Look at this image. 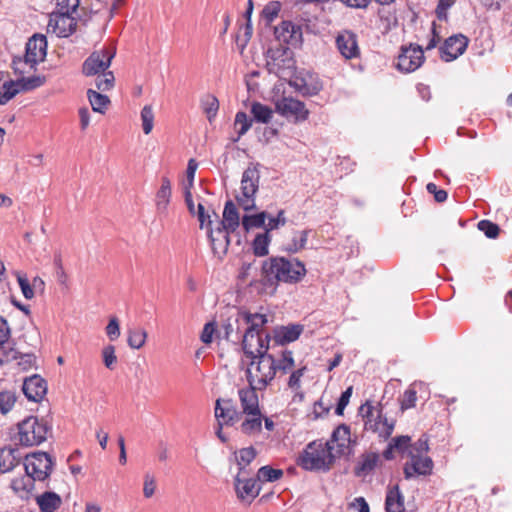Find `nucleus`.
<instances>
[{"label":"nucleus","mask_w":512,"mask_h":512,"mask_svg":"<svg viewBox=\"0 0 512 512\" xmlns=\"http://www.w3.org/2000/svg\"><path fill=\"white\" fill-rule=\"evenodd\" d=\"M359 414L364 421V428L378 435V437L388 439L395 427V420L388 419L382 411V404L373 405L371 401H366L359 408Z\"/></svg>","instance_id":"obj_5"},{"label":"nucleus","mask_w":512,"mask_h":512,"mask_svg":"<svg viewBox=\"0 0 512 512\" xmlns=\"http://www.w3.org/2000/svg\"><path fill=\"white\" fill-rule=\"evenodd\" d=\"M310 231L309 229L295 231L291 241L287 243L285 250L289 253H297L303 250L307 244Z\"/></svg>","instance_id":"obj_37"},{"label":"nucleus","mask_w":512,"mask_h":512,"mask_svg":"<svg viewBox=\"0 0 512 512\" xmlns=\"http://www.w3.org/2000/svg\"><path fill=\"white\" fill-rule=\"evenodd\" d=\"M105 332L107 337L111 341H115L120 336V325L117 317H111L109 320V323L107 324L105 328Z\"/></svg>","instance_id":"obj_56"},{"label":"nucleus","mask_w":512,"mask_h":512,"mask_svg":"<svg viewBox=\"0 0 512 512\" xmlns=\"http://www.w3.org/2000/svg\"><path fill=\"white\" fill-rule=\"evenodd\" d=\"M36 480L33 479L29 474H25L21 477L15 478L11 482V488L22 499L28 498L29 494L34 488V482Z\"/></svg>","instance_id":"obj_35"},{"label":"nucleus","mask_w":512,"mask_h":512,"mask_svg":"<svg viewBox=\"0 0 512 512\" xmlns=\"http://www.w3.org/2000/svg\"><path fill=\"white\" fill-rule=\"evenodd\" d=\"M15 441L21 446L32 447L43 443L47 439L49 427L43 420L29 416L17 425Z\"/></svg>","instance_id":"obj_7"},{"label":"nucleus","mask_w":512,"mask_h":512,"mask_svg":"<svg viewBox=\"0 0 512 512\" xmlns=\"http://www.w3.org/2000/svg\"><path fill=\"white\" fill-rule=\"evenodd\" d=\"M142 130L144 134L151 133L154 126V112L151 105H145L141 110Z\"/></svg>","instance_id":"obj_46"},{"label":"nucleus","mask_w":512,"mask_h":512,"mask_svg":"<svg viewBox=\"0 0 512 512\" xmlns=\"http://www.w3.org/2000/svg\"><path fill=\"white\" fill-rule=\"evenodd\" d=\"M22 454L17 447L6 446L0 448V472L7 473L19 465Z\"/></svg>","instance_id":"obj_26"},{"label":"nucleus","mask_w":512,"mask_h":512,"mask_svg":"<svg viewBox=\"0 0 512 512\" xmlns=\"http://www.w3.org/2000/svg\"><path fill=\"white\" fill-rule=\"evenodd\" d=\"M348 509L354 512H369V505L363 497H357L348 504Z\"/></svg>","instance_id":"obj_64"},{"label":"nucleus","mask_w":512,"mask_h":512,"mask_svg":"<svg viewBox=\"0 0 512 512\" xmlns=\"http://www.w3.org/2000/svg\"><path fill=\"white\" fill-rule=\"evenodd\" d=\"M197 167H198V163L195 159H190L188 161L187 170H186V183L184 184V188L189 187V190H191V188L193 187Z\"/></svg>","instance_id":"obj_59"},{"label":"nucleus","mask_w":512,"mask_h":512,"mask_svg":"<svg viewBox=\"0 0 512 512\" xmlns=\"http://www.w3.org/2000/svg\"><path fill=\"white\" fill-rule=\"evenodd\" d=\"M18 359V352L14 348L5 349L0 346V366Z\"/></svg>","instance_id":"obj_61"},{"label":"nucleus","mask_w":512,"mask_h":512,"mask_svg":"<svg viewBox=\"0 0 512 512\" xmlns=\"http://www.w3.org/2000/svg\"><path fill=\"white\" fill-rule=\"evenodd\" d=\"M268 215L265 211L253 215H244L241 219L243 229L248 232L253 228H265V221Z\"/></svg>","instance_id":"obj_38"},{"label":"nucleus","mask_w":512,"mask_h":512,"mask_svg":"<svg viewBox=\"0 0 512 512\" xmlns=\"http://www.w3.org/2000/svg\"><path fill=\"white\" fill-rule=\"evenodd\" d=\"M281 3L279 1H270L262 10V17L267 24H271L279 15L281 11Z\"/></svg>","instance_id":"obj_47"},{"label":"nucleus","mask_w":512,"mask_h":512,"mask_svg":"<svg viewBox=\"0 0 512 512\" xmlns=\"http://www.w3.org/2000/svg\"><path fill=\"white\" fill-rule=\"evenodd\" d=\"M22 390L28 400L38 402L46 395L47 383L39 375H33L24 380Z\"/></svg>","instance_id":"obj_21"},{"label":"nucleus","mask_w":512,"mask_h":512,"mask_svg":"<svg viewBox=\"0 0 512 512\" xmlns=\"http://www.w3.org/2000/svg\"><path fill=\"white\" fill-rule=\"evenodd\" d=\"M53 464L48 453L39 451L25 457L24 469L33 479L44 481L51 474Z\"/></svg>","instance_id":"obj_9"},{"label":"nucleus","mask_w":512,"mask_h":512,"mask_svg":"<svg viewBox=\"0 0 512 512\" xmlns=\"http://www.w3.org/2000/svg\"><path fill=\"white\" fill-rule=\"evenodd\" d=\"M286 222L287 219L285 217V211L281 209L278 211L276 217L268 218V223L265 226V229L270 232L284 226Z\"/></svg>","instance_id":"obj_54"},{"label":"nucleus","mask_w":512,"mask_h":512,"mask_svg":"<svg viewBox=\"0 0 512 512\" xmlns=\"http://www.w3.org/2000/svg\"><path fill=\"white\" fill-rule=\"evenodd\" d=\"M350 442V428L345 424H341L333 431L330 440L325 443L332 447L331 451L336 454V457H339L349 453Z\"/></svg>","instance_id":"obj_19"},{"label":"nucleus","mask_w":512,"mask_h":512,"mask_svg":"<svg viewBox=\"0 0 512 512\" xmlns=\"http://www.w3.org/2000/svg\"><path fill=\"white\" fill-rule=\"evenodd\" d=\"M427 435L423 434L409 448V460L404 465L405 477L412 478L415 476H426L432 473L433 461L427 455L429 451Z\"/></svg>","instance_id":"obj_4"},{"label":"nucleus","mask_w":512,"mask_h":512,"mask_svg":"<svg viewBox=\"0 0 512 512\" xmlns=\"http://www.w3.org/2000/svg\"><path fill=\"white\" fill-rule=\"evenodd\" d=\"M76 17L74 14L60 12L50 17L47 32L57 37H68L76 30Z\"/></svg>","instance_id":"obj_14"},{"label":"nucleus","mask_w":512,"mask_h":512,"mask_svg":"<svg viewBox=\"0 0 512 512\" xmlns=\"http://www.w3.org/2000/svg\"><path fill=\"white\" fill-rule=\"evenodd\" d=\"M352 391H353V387L349 386L344 392H342V394L338 400L336 409H335V413L337 415H343V411L350 401Z\"/></svg>","instance_id":"obj_58"},{"label":"nucleus","mask_w":512,"mask_h":512,"mask_svg":"<svg viewBox=\"0 0 512 512\" xmlns=\"http://www.w3.org/2000/svg\"><path fill=\"white\" fill-rule=\"evenodd\" d=\"M275 109L281 116L293 120L295 123L303 122L309 117V110L305 103L293 97H282L275 103Z\"/></svg>","instance_id":"obj_12"},{"label":"nucleus","mask_w":512,"mask_h":512,"mask_svg":"<svg viewBox=\"0 0 512 512\" xmlns=\"http://www.w3.org/2000/svg\"><path fill=\"white\" fill-rule=\"evenodd\" d=\"M35 500L41 512H54L59 509L62 504L61 497L51 491L36 496Z\"/></svg>","instance_id":"obj_31"},{"label":"nucleus","mask_w":512,"mask_h":512,"mask_svg":"<svg viewBox=\"0 0 512 512\" xmlns=\"http://www.w3.org/2000/svg\"><path fill=\"white\" fill-rule=\"evenodd\" d=\"M335 44L344 59L352 60L360 57L357 35L351 30L340 31L335 38Z\"/></svg>","instance_id":"obj_15"},{"label":"nucleus","mask_w":512,"mask_h":512,"mask_svg":"<svg viewBox=\"0 0 512 512\" xmlns=\"http://www.w3.org/2000/svg\"><path fill=\"white\" fill-rule=\"evenodd\" d=\"M215 417L227 426H233L242 419L241 411H238L232 399H217L215 404Z\"/></svg>","instance_id":"obj_17"},{"label":"nucleus","mask_w":512,"mask_h":512,"mask_svg":"<svg viewBox=\"0 0 512 512\" xmlns=\"http://www.w3.org/2000/svg\"><path fill=\"white\" fill-rule=\"evenodd\" d=\"M260 171L257 165L248 166L241 177L240 191L236 195L238 205L245 211L256 209L255 197L259 190Z\"/></svg>","instance_id":"obj_8"},{"label":"nucleus","mask_w":512,"mask_h":512,"mask_svg":"<svg viewBox=\"0 0 512 512\" xmlns=\"http://www.w3.org/2000/svg\"><path fill=\"white\" fill-rule=\"evenodd\" d=\"M256 386L250 385L238 390L239 401L241 404V413L260 410L259 399Z\"/></svg>","instance_id":"obj_27"},{"label":"nucleus","mask_w":512,"mask_h":512,"mask_svg":"<svg viewBox=\"0 0 512 512\" xmlns=\"http://www.w3.org/2000/svg\"><path fill=\"white\" fill-rule=\"evenodd\" d=\"M425 60L421 46L410 44L402 46L397 57L396 67L401 72L411 73L420 68Z\"/></svg>","instance_id":"obj_11"},{"label":"nucleus","mask_w":512,"mask_h":512,"mask_svg":"<svg viewBox=\"0 0 512 512\" xmlns=\"http://www.w3.org/2000/svg\"><path fill=\"white\" fill-rule=\"evenodd\" d=\"M331 449L332 447L325 442L313 441L307 445L300 456L299 465L305 470L327 471L337 458Z\"/></svg>","instance_id":"obj_6"},{"label":"nucleus","mask_w":512,"mask_h":512,"mask_svg":"<svg viewBox=\"0 0 512 512\" xmlns=\"http://www.w3.org/2000/svg\"><path fill=\"white\" fill-rule=\"evenodd\" d=\"M240 223V215L235 203L232 200H228L225 203L222 220L219 222V225L225 228L228 232H235Z\"/></svg>","instance_id":"obj_29"},{"label":"nucleus","mask_w":512,"mask_h":512,"mask_svg":"<svg viewBox=\"0 0 512 512\" xmlns=\"http://www.w3.org/2000/svg\"><path fill=\"white\" fill-rule=\"evenodd\" d=\"M238 473L235 479V489L239 499L250 503L260 492V484L257 479H242Z\"/></svg>","instance_id":"obj_22"},{"label":"nucleus","mask_w":512,"mask_h":512,"mask_svg":"<svg viewBox=\"0 0 512 512\" xmlns=\"http://www.w3.org/2000/svg\"><path fill=\"white\" fill-rule=\"evenodd\" d=\"M270 232L265 229L263 233L257 234L253 240V252L256 256L263 257L269 252L268 247L271 241Z\"/></svg>","instance_id":"obj_39"},{"label":"nucleus","mask_w":512,"mask_h":512,"mask_svg":"<svg viewBox=\"0 0 512 512\" xmlns=\"http://www.w3.org/2000/svg\"><path fill=\"white\" fill-rule=\"evenodd\" d=\"M147 339V332L143 328H131L128 330V345L132 349H140L144 346Z\"/></svg>","instance_id":"obj_41"},{"label":"nucleus","mask_w":512,"mask_h":512,"mask_svg":"<svg viewBox=\"0 0 512 512\" xmlns=\"http://www.w3.org/2000/svg\"><path fill=\"white\" fill-rule=\"evenodd\" d=\"M274 34L277 40L294 48L300 47L303 43L302 27L292 21H282L275 27Z\"/></svg>","instance_id":"obj_16"},{"label":"nucleus","mask_w":512,"mask_h":512,"mask_svg":"<svg viewBox=\"0 0 512 512\" xmlns=\"http://www.w3.org/2000/svg\"><path fill=\"white\" fill-rule=\"evenodd\" d=\"M17 281L23 296L28 300L32 299L34 297V290L28 278L24 275H18Z\"/></svg>","instance_id":"obj_57"},{"label":"nucleus","mask_w":512,"mask_h":512,"mask_svg":"<svg viewBox=\"0 0 512 512\" xmlns=\"http://www.w3.org/2000/svg\"><path fill=\"white\" fill-rule=\"evenodd\" d=\"M239 319L247 325L245 332L265 333L263 327L268 322L267 315L243 311L239 313Z\"/></svg>","instance_id":"obj_30"},{"label":"nucleus","mask_w":512,"mask_h":512,"mask_svg":"<svg viewBox=\"0 0 512 512\" xmlns=\"http://www.w3.org/2000/svg\"><path fill=\"white\" fill-rule=\"evenodd\" d=\"M380 460V456L378 453L375 452H369L366 454H363L356 467H355V474L356 476H366L370 472H372L375 467L377 466L378 462Z\"/></svg>","instance_id":"obj_33"},{"label":"nucleus","mask_w":512,"mask_h":512,"mask_svg":"<svg viewBox=\"0 0 512 512\" xmlns=\"http://www.w3.org/2000/svg\"><path fill=\"white\" fill-rule=\"evenodd\" d=\"M294 365L293 352L290 350H284L280 358H275L268 352L260 354L250 361L247 369L248 383L263 390L277 374H287L292 371Z\"/></svg>","instance_id":"obj_1"},{"label":"nucleus","mask_w":512,"mask_h":512,"mask_svg":"<svg viewBox=\"0 0 512 512\" xmlns=\"http://www.w3.org/2000/svg\"><path fill=\"white\" fill-rule=\"evenodd\" d=\"M171 182L167 177L161 179V186L155 197V204L159 212H166L171 200Z\"/></svg>","instance_id":"obj_32"},{"label":"nucleus","mask_w":512,"mask_h":512,"mask_svg":"<svg viewBox=\"0 0 512 512\" xmlns=\"http://www.w3.org/2000/svg\"><path fill=\"white\" fill-rule=\"evenodd\" d=\"M240 431L248 436H254L262 431L263 414L261 410L242 413Z\"/></svg>","instance_id":"obj_24"},{"label":"nucleus","mask_w":512,"mask_h":512,"mask_svg":"<svg viewBox=\"0 0 512 512\" xmlns=\"http://www.w3.org/2000/svg\"><path fill=\"white\" fill-rule=\"evenodd\" d=\"M478 229L491 239H495L500 232L499 226L489 220H481L478 223Z\"/></svg>","instance_id":"obj_51"},{"label":"nucleus","mask_w":512,"mask_h":512,"mask_svg":"<svg viewBox=\"0 0 512 512\" xmlns=\"http://www.w3.org/2000/svg\"><path fill=\"white\" fill-rule=\"evenodd\" d=\"M283 476V470L271 466H263L257 472V481L274 482Z\"/></svg>","instance_id":"obj_44"},{"label":"nucleus","mask_w":512,"mask_h":512,"mask_svg":"<svg viewBox=\"0 0 512 512\" xmlns=\"http://www.w3.org/2000/svg\"><path fill=\"white\" fill-rule=\"evenodd\" d=\"M16 393L10 390L0 392V412L7 414L12 410L16 403Z\"/></svg>","instance_id":"obj_45"},{"label":"nucleus","mask_w":512,"mask_h":512,"mask_svg":"<svg viewBox=\"0 0 512 512\" xmlns=\"http://www.w3.org/2000/svg\"><path fill=\"white\" fill-rule=\"evenodd\" d=\"M216 331L215 322H208L204 325L201 333V341L205 344H210L213 340V335Z\"/></svg>","instance_id":"obj_63"},{"label":"nucleus","mask_w":512,"mask_h":512,"mask_svg":"<svg viewBox=\"0 0 512 512\" xmlns=\"http://www.w3.org/2000/svg\"><path fill=\"white\" fill-rule=\"evenodd\" d=\"M101 354L104 366L109 370H113L118 361L115 353V347L113 345H107L102 349Z\"/></svg>","instance_id":"obj_50"},{"label":"nucleus","mask_w":512,"mask_h":512,"mask_svg":"<svg viewBox=\"0 0 512 512\" xmlns=\"http://www.w3.org/2000/svg\"><path fill=\"white\" fill-rule=\"evenodd\" d=\"M417 401V392L414 388L410 387L407 389L401 400V409L406 410L415 406Z\"/></svg>","instance_id":"obj_55"},{"label":"nucleus","mask_w":512,"mask_h":512,"mask_svg":"<svg viewBox=\"0 0 512 512\" xmlns=\"http://www.w3.org/2000/svg\"><path fill=\"white\" fill-rule=\"evenodd\" d=\"M270 335L268 333L244 332L242 336V349L244 354L255 359L256 356L268 352Z\"/></svg>","instance_id":"obj_13"},{"label":"nucleus","mask_w":512,"mask_h":512,"mask_svg":"<svg viewBox=\"0 0 512 512\" xmlns=\"http://www.w3.org/2000/svg\"><path fill=\"white\" fill-rule=\"evenodd\" d=\"M468 45V39L463 35H454L446 39L440 48L441 59L450 62L462 55Z\"/></svg>","instance_id":"obj_18"},{"label":"nucleus","mask_w":512,"mask_h":512,"mask_svg":"<svg viewBox=\"0 0 512 512\" xmlns=\"http://www.w3.org/2000/svg\"><path fill=\"white\" fill-rule=\"evenodd\" d=\"M294 87L303 96H315L323 89V83L318 76L308 74L297 80Z\"/></svg>","instance_id":"obj_28"},{"label":"nucleus","mask_w":512,"mask_h":512,"mask_svg":"<svg viewBox=\"0 0 512 512\" xmlns=\"http://www.w3.org/2000/svg\"><path fill=\"white\" fill-rule=\"evenodd\" d=\"M201 107L206 114L208 121L212 122L217 115L219 101L214 95L207 94L201 100Z\"/></svg>","instance_id":"obj_40"},{"label":"nucleus","mask_w":512,"mask_h":512,"mask_svg":"<svg viewBox=\"0 0 512 512\" xmlns=\"http://www.w3.org/2000/svg\"><path fill=\"white\" fill-rule=\"evenodd\" d=\"M212 215L216 219L219 218L218 214L214 210H212V214H210L209 212L205 211V208H204V206L201 203L198 204L197 216H198V220L200 222V228L201 229L205 228L206 230H208L209 228L212 227V222H213L212 219H211Z\"/></svg>","instance_id":"obj_49"},{"label":"nucleus","mask_w":512,"mask_h":512,"mask_svg":"<svg viewBox=\"0 0 512 512\" xmlns=\"http://www.w3.org/2000/svg\"><path fill=\"white\" fill-rule=\"evenodd\" d=\"M232 232H228L221 225H218L216 229L212 227L207 230V235L210 240L213 252L218 255L225 254L230 244L229 235Z\"/></svg>","instance_id":"obj_23"},{"label":"nucleus","mask_w":512,"mask_h":512,"mask_svg":"<svg viewBox=\"0 0 512 512\" xmlns=\"http://www.w3.org/2000/svg\"><path fill=\"white\" fill-rule=\"evenodd\" d=\"M156 490V479L151 474H146L144 476V484H143V494L146 498H150L153 496Z\"/></svg>","instance_id":"obj_60"},{"label":"nucleus","mask_w":512,"mask_h":512,"mask_svg":"<svg viewBox=\"0 0 512 512\" xmlns=\"http://www.w3.org/2000/svg\"><path fill=\"white\" fill-rule=\"evenodd\" d=\"M410 441L411 438L409 436L402 435L392 438L390 442L398 453L404 454L407 452L409 456V448L412 445Z\"/></svg>","instance_id":"obj_53"},{"label":"nucleus","mask_w":512,"mask_h":512,"mask_svg":"<svg viewBox=\"0 0 512 512\" xmlns=\"http://www.w3.org/2000/svg\"><path fill=\"white\" fill-rule=\"evenodd\" d=\"M46 81L44 76L23 77L17 82L6 81L0 89V105L6 104L20 91L33 90L42 86Z\"/></svg>","instance_id":"obj_10"},{"label":"nucleus","mask_w":512,"mask_h":512,"mask_svg":"<svg viewBox=\"0 0 512 512\" xmlns=\"http://www.w3.org/2000/svg\"><path fill=\"white\" fill-rule=\"evenodd\" d=\"M304 330L301 324L279 326L273 330V339L277 344L285 345L296 341Z\"/></svg>","instance_id":"obj_25"},{"label":"nucleus","mask_w":512,"mask_h":512,"mask_svg":"<svg viewBox=\"0 0 512 512\" xmlns=\"http://www.w3.org/2000/svg\"><path fill=\"white\" fill-rule=\"evenodd\" d=\"M257 452L254 447H246L240 449L236 453V462L239 467V473H242L244 469L256 458Z\"/></svg>","instance_id":"obj_42"},{"label":"nucleus","mask_w":512,"mask_h":512,"mask_svg":"<svg viewBox=\"0 0 512 512\" xmlns=\"http://www.w3.org/2000/svg\"><path fill=\"white\" fill-rule=\"evenodd\" d=\"M116 51L112 47H103L92 52L82 65V72L86 76H95V86L98 91H109L114 87L115 77L108 68L111 65Z\"/></svg>","instance_id":"obj_3"},{"label":"nucleus","mask_w":512,"mask_h":512,"mask_svg":"<svg viewBox=\"0 0 512 512\" xmlns=\"http://www.w3.org/2000/svg\"><path fill=\"white\" fill-rule=\"evenodd\" d=\"M87 97L94 112L101 114L105 113L110 104V99L108 96L99 93L96 90L88 89Z\"/></svg>","instance_id":"obj_36"},{"label":"nucleus","mask_w":512,"mask_h":512,"mask_svg":"<svg viewBox=\"0 0 512 512\" xmlns=\"http://www.w3.org/2000/svg\"><path fill=\"white\" fill-rule=\"evenodd\" d=\"M47 50V39L44 35L35 34L26 44V63L32 66L44 60Z\"/></svg>","instance_id":"obj_20"},{"label":"nucleus","mask_w":512,"mask_h":512,"mask_svg":"<svg viewBox=\"0 0 512 512\" xmlns=\"http://www.w3.org/2000/svg\"><path fill=\"white\" fill-rule=\"evenodd\" d=\"M56 4L60 12L71 13L75 14L77 17H81L77 12L80 6V0H56Z\"/></svg>","instance_id":"obj_52"},{"label":"nucleus","mask_w":512,"mask_h":512,"mask_svg":"<svg viewBox=\"0 0 512 512\" xmlns=\"http://www.w3.org/2000/svg\"><path fill=\"white\" fill-rule=\"evenodd\" d=\"M456 0H439L436 15L439 20H445L447 18V11L454 5Z\"/></svg>","instance_id":"obj_62"},{"label":"nucleus","mask_w":512,"mask_h":512,"mask_svg":"<svg viewBox=\"0 0 512 512\" xmlns=\"http://www.w3.org/2000/svg\"><path fill=\"white\" fill-rule=\"evenodd\" d=\"M306 273L305 264L297 258L270 257L262 265V282L273 294L280 282L297 284Z\"/></svg>","instance_id":"obj_2"},{"label":"nucleus","mask_w":512,"mask_h":512,"mask_svg":"<svg viewBox=\"0 0 512 512\" xmlns=\"http://www.w3.org/2000/svg\"><path fill=\"white\" fill-rule=\"evenodd\" d=\"M385 512H405L403 496L397 485L387 491Z\"/></svg>","instance_id":"obj_34"},{"label":"nucleus","mask_w":512,"mask_h":512,"mask_svg":"<svg viewBox=\"0 0 512 512\" xmlns=\"http://www.w3.org/2000/svg\"><path fill=\"white\" fill-rule=\"evenodd\" d=\"M234 127L237 130L238 138L243 136L251 127V120L248 119L247 114L239 111L235 115Z\"/></svg>","instance_id":"obj_48"},{"label":"nucleus","mask_w":512,"mask_h":512,"mask_svg":"<svg viewBox=\"0 0 512 512\" xmlns=\"http://www.w3.org/2000/svg\"><path fill=\"white\" fill-rule=\"evenodd\" d=\"M251 113L257 122L265 124L270 122L273 114L271 108L259 102L252 104Z\"/></svg>","instance_id":"obj_43"}]
</instances>
